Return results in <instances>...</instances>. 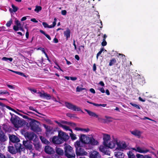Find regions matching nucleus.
Returning a JSON list of instances; mask_svg holds the SVG:
<instances>
[{
	"label": "nucleus",
	"instance_id": "nucleus-53",
	"mask_svg": "<svg viewBox=\"0 0 158 158\" xmlns=\"http://www.w3.org/2000/svg\"><path fill=\"white\" fill-rule=\"evenodd\" d=\"M61 14L63 15H66L67 12L65 10H62L61 12Z\"/></svg>",
	"mask_w": 158,
	"mask_h": 158
},
{
	"label": "nucleus",
	"instance_id": "nucleus-61",
	"mask_svg": "<svg viewBox=\"0 0 158 158\" xmlns=\"http://www.w3.org/2000/svg\"><path fill=\"white\" fill-rule=\"evenodd\" d=\"M70 79L72 81H75L77 79V77H70Z\"/></svg>",
	"mask_w": 158,
	"mask_h": 158
},
{
	"label": "nucleus",
	"instance_id": "nucleus-55",
	"mask_svg": "<svg viewBox=\"0 0 158 158\" xmlns=\"http://www.w3.org/2000/svg\"><path fill=\"white\" fill-rule=\"evenodd\" d=\"M99 90L102 93H104L105 92V91L103 87H102L100 88Z\"/></svg>",
	"mask_w": 158,
	"mask_h": 158
},
{
	"label": "nucleus",
	"instance_id": "nucleus-26",
	"mask_svg": "<svg viewBox=\"0 0 158 158\" xmlns=\"http://www.w3.org/2000/svg\"><path fill=\"white\" fill-rule=\"evenodd\" d=\"M8 151L10 153L13 154H15L17 152L13 146H8Z\"/></svg>",
	"mask_w": 158,
	"mask_h": 158
},
{
	"label": "nucleus",
	"instance_id": "nucleus-57",
	"mask_svg": "<svg viewBox=\"0 0 158 158\" xmlns=\"http://www.w3.org/2000/svg\"><path fill=\"white\" fill-rule=\"evenodd\" d=\"M5 158H14L12 157L10 155L7 154L5 156Z\"/></svg>",
	"mask_w": 158,
	"mask_h": 158
},
{
	"label": "nucleus",
	"instance_id": "nucleus-22",
	"mask_svg": "<svg viewBox=\"0 0 158 158\" xmlns=\"http://www.w3.org/2000/svg\"><path fill=\"white\" fill-rule=\"evenodd\" d=\"M85 144L83 143L82 141L79 140H77L75 143V146L76 148H82Z\"/></svg>",
	"mask_w": 158,
	"mask_h": 158
},
{
	"label": "nucleus",
	"instance_id": "nucleus-48",
	"mask_svg": "<svg viewBox=\"0 0 158 158\" xmlns=\"http://www.w3.org/2000/svg\"><path fill=\"white\" fill-rule=\"evenodd\" d=\"M27 89L31 92H33L35 93H36L37 92V90L35 89H31L30 88L28 87L27 88Z\"/></svg>",
	"mask_w": 158,
	"mask_h": 158
},
{
	"label": "nucleus",
	"instance_id": "nucleus-14",
	"mask_svg": "<svg viewBox=\"0 0 158 158\" xmlns=\"http://www.w3.org/2000/svg\"><path fill=\"white\" fill-rule=\"evenodd\" d=\"M110 139V135L105 134H103V143L104 145H107V143H108V141Z\"/></svg>",
	"mask_w": 158,
	"mask_h": 158
},
{
	"label": "nucleus",
	"instance_id": "nucleus-63",
	"mask_svg": "<svg viewBox=\"0 0 158 158\" xmlns=\"http://www.w3.org/2000/svg\"><path fill=\"white\" fill-rule=\"evenodd\" d=\"M53 42L55 43H57L58 42V40L56 38H55L53 39Z\"/></svg>",
	"mask_w": 158,
	"mask_h": 158
},
{
	"label": "nucleus",
	"instance_id": "nucleus-34",
	"mask_svg": "<svg viewBox=\"0 0 158 158\" xmlns=\"http://www.w3.org/2000/svg\"><path fill=\"white\" fill-rule=\"evenodd\" d=\"M128 158H135V155L131 151H129L127 153Z\"/></svg>",
	"mask_w": 158,
	"mask_h": 158
},
{
	"label": "nucleus",
	"instance_id": "nucleus-52",
	"mask_svg": "<svg viewBox=\"0 0 158 158\" xmlns=\"http://www.w3.org/2000/svg\"><path fill=\"white\" fill-rule=\"evenodd\" d=\"M42 24L44 28H48V25L46 23L43 22L42 23Z\"/></svg>",
	"mask_w": 158,
	"mask_h": 158
},
{
	"label": "nucleus",
	"instance_id": "nucleus-24",
	"mask_svg": "<svg viewBox=\"0 0 158 158\" xmlns=\"http://www.w3.org/2000/svg\"><path fill=\"white\" fill-rule=\"evenodd\" d=\"M84 110L86 111L90 116L95 117L96 118H98V115L97 114L95 113L85 109H84Z\"/></svg>",
	"mask_w": 158,
	"mask_h": 158
},
{
	"label": "nucleus",
	"instance_id": "nucleus-31",
	"mask_svg": "<svg viewBox=\"0 0 158 158\" xmlns=\"http://www.w3.org/2000/svg\"><path fill=\"white\" fill-rule=\"evenodd\" d=\"M117 63V60L115 58H113L110 60L109 65L110 66H112Z\"/></svg>",
	"mask_w": 158,
	"mask_h": 158
},
{
	"label": "nucleus",
	"instance_id": "nucleus-5",
	"mask_svg": "<svg viewBox=\"0 0 158 158\" xmlns=\"http://www.w3.org/2000/svg\"><path fill=\"white\" fill-rule=\"evenodd\" d=\"M30 125L31 129L35 132H39L41 131V130L39 127V122L34 119H31Z\"/></svg>",
	"mask_w": 158,
	"mask_h": 158
},
{
	"label": "nucleus",
	"instance_id": "nucleus-44",
	"mask_svg": "<svg viewBox=\"0 0 158 158\" xmlns=\"http://www.w3.org/2000/svg\"><path fill=\"white\" fill-rule=\"evenodd\" d=\"M15 24L16 25V26H19V27H21V24L19 20L16 19L15 21Z\"/></svg>",
	"mask_w": 158,
	"mask_h": 158
},
{
	"label": "nucleus",
	"instance_id": "nucleus-36",
	"mask_svg": "<svg viewBox=\"0 0 158 158\" xmlns=\"http://www.w3.org/2000/svg\"><path fill=\"white\" fill-rule=\"evenodd\" d=\"M13 23V20L12 19H10V20L8 21L6 24V26L7 27H9Z\"/></svg>",
	"mask_w": 158,
	"mask_h": 158
},
{
	"label": "nucleus",
	"instance_id": "nucleus-51",
	"mask_svg": "<svg viewBox=\"0 0 158 158\" xmlns=\"http://www.w3.org/2000/svg\"><path fill=\"white\" fill-rule=\"evenodd\" d=\"M99 150L101 152H104L105 151V148L103 146H100L99 148Z\"/></svg>",
	"mask_w": 158,
	"mask_h": 158
},
{
	"label": "nucleus",
	"instance_id": "nucleus-11",
	"mask_svg": "<svg viewBox=\"0 0 158 158\" xmlns=\"http://www.w3.org/2000/svg\"><path fill=\"white\" fill-rule=\"evenodd\" d=\"M9 137L10 142L13 143H18L20 141L19 138L16 136L14 135L9 134Z\"/></svg>",
	"mask_w": 158,
	"mask_h": 158
},
{
	"label": "nucleus",
	"instance_id": "nucleus-49",
	"mask_svg": "<svg viewBox=\"0 0 158 158\" xmlns=\"http://www.w3.org/2000/svg\"><path fill=\"white\" fill-rule=\"evenodd\" d=\"M101 44L102 46H106L107 44V42L106 40H105L104 39H103V41L102 42Z\"/></svg>",
	"mask_w": 158,
	"mask_h": 158
},
{
	"label": "nucleus",
	"instance_id": "nucleus-28",
	"mask_svg": "<svg viewBox=\"0 0 158 158\" xmlns=\"http://www.w3.org/2000/svg\"><path fill=\"white\" fill-rule=\"evenodd\" d=\"M136 156L137 158H152L149 155H145L144 156L138 154L136 155Z\"/></svg>",
	"mask_w": 158,
	"mask_h": 158
},
{
	"label": "nucleus",
	"instance_id": "nucleus-33",
	"mask_svg": "<svg viewBox=\"0 0 158 158\" xmlns=\"http://www.w3.org/2000/svg\"><path fill=\"white\" fill-rule=\"evenodd\" d=\"M66 116L68 117H70V118H78V117L76 116V115L74 114H71V113H67L66 114Z\"/></svg>",
	"mask_w": 158,
	"mask_h": 158
},
{
	"label": "nucleus",
	"instance_id": "nucleus-32",
	"mask_svg": "<svg viewBox=\"0 0 158 158\" xmlns=\"http://www.w3.org/2000/svg\"><path fill=\"white\" fill-rule=\"evenodd\" d=\"M35 148L36 150H39L41 148V146L39 142H37L36 141L34 143Z\"/></svg>",
	"mask_w": 158,
	"mask_h": 158
},
{
	"label": "nucleus",
	"instance_id": "nucleus-1",
	"mask_svg": "<svg viewBox=\"0 0 158 158\" xmlns=\"http://www.w3.org/2000/svg\"><path fill=\"white\" fill-rule=\"evenodd\" d=\"M69 138V136L67 134L60 131H58V136H54L52 139V142L54 144H60L66 142Z\"/></svg>",
	"mask_w": 158,
	"mask_h": 158
},
{
	"label": "nucleus",
	"instance_id": "nucleus-30",
	"mask_svg": "<svg viewBox=\"0 0 158 158\" xmlns=\"http://www.w3.org/2000/svg\"><path fill=\"white\" fill-rule=\"evenodd\" d=\"M11 6L13 8V9L10 8L9 9V11L10 12L12 13L13 12H15L19 9V8L18 7L15 6L13 4H12L11 5Z\"/></svg>",
	"mask_w": 158,
	"mask_h": 158
},
{
	"label": "nucleus",
	"instance_id": "nucleus-45",
	"mask_svg": "<svg viewBox=\"0 0 158 158\" xmlns=\"http://www.w3.org/2000/svg\"><path fill=\"white\" fill-rule=\"evenodd\" d=\"M70 136L71 138V139L72 140H75L76 139V135L75 134H73L70 133Z\"/></svg>",
	"mask_w": 158,
	"mask_h": 158
},
{
	"label": "nucleus",
	"instance_id": "nucleus-6",
	"mask_svg": "<svg viewBox=\"0 0 158 158\" xmlns=\"http://www.w3.org/2000/svg\"><path fill=\"white\" fill-rule=\"evenodd\" d=\"M65 106L68 109L74 111H81L82 113H84V112L82 110L81 108L72 103L65 102L64 103Z\"/></svg>",
	"mask_w": 158,
	"mask_h": 158
},
{
	"label": "nucleus",
	"instance_id": "nucleus-17",
	"mask_svg": "<svg viewBox=\"0 0 158 158\" xmlns=\"http://www.w3.org/2000/svg\"><path fill=\"white\" fill-rule=\"evenodd\" d=\"M132 149L135 151L140 153H145L149 152V150L148 149H146L145 150H143L140 147L138 146L136 148H132Z\"/></svg>",
	"mask_w": 158,
	"mask_h": 158
},
{
	"label": "nucleus",
	"instance_id": "nucleus-62",
	"mask_svg": "<svg viewBox=\"0 0 158 158\" xmlns=\"http://www.w3.org/2000/svg\"><path fill=\"white\" fill-rule=\"evenodd\" d=\"M5 156L0 152V158H5Z\"/></svg>",
	"mask_w": 158,
	"mask_h": 158
},
{
	"label": "nucleus",
	"instance_id": "nucleus-8",
	"mask_svg": "<svg viewBox=\"0 0 158 158\" xmlns=\"http://www.w3.org/2000/svg\"><path fill=\"white\" fill-rule=\"evenodd\" d=\"M44 127L46 129L45 134L47 136H49L54 134V130L53 127L45 124L44 125Z\"/></svg>",
	"mask_w": 158,
	"mask_h": 158
},
{
	"label": "nucleus",
	"instance_id": "nucleus-35",
	"mask_svg": "<svg viewBox=\"0 0 158 158\" xmlns=\"http://www.w3.org/2000/svg\"><path fill=\"white\" fill-rule=\"evenodd\" d=\"M40 31L42 34H44L48 40H51V37L49 35L46 34L44 31L42 30H40Z\"/></svg>",
	"mask_w": 158,
	"mask_h": 158
},
{
	"label": "nucleus",
	"instance_id": "nucleus-43",
	"mask_svg": "<svg viewBox=\"0 0 158 158\" xmlns=\"http://www.w3.org/2000/svg\"><path fill=\"white\" fill-rule=\"evenodd\" d=\"M60 127H62L66 130H68L69 129V127L68 126L63 124H60Z\"/></svg>",
	"mask_w": 158,
	"mask_h": 158
},
{
	"label": "nucleus",
	"instance_id": "nucleus-37",
	"mask_svg": "<svg viewBox=\"0 0 158 158\" xmlns=\"http://www.w3.org/2000/svg\"><path fill=\"white\" fill-rule=\"evenodd\" d=\"M2 94H7V96H9L10 95V93L7 90H0V95Z\"/></svg>",
	"mask_w": 158,
	"mask_h": 158
},
{
	"label": "nucleus",
	"instance_id": "nucleus-12",
	"mask_svg": "<svg viewBox=\"0 0 158 158\" xmlns=\"http://www.w3.org/2000/svg\"><path fill=\"white\" fill-rule=\"evenodd\" d=\"M44 150L45 152L49 155H52L55 152L54 149L49 146H46Z\"/></svg>",
	"mask_w": 158,
	"mask_h": 158
},
{
	"label": "nucleus",
	"instance_id": "nucleus-21",
	"mask_svg": "<svg viewBox=\"0 0 158 158\" xmlns=\"http://www.w3.org/2000/svg\"><path fill=\"white\" fill-rule=\"evenodd\" d=\"M56 152L57 154L60 156H62L64 155V151L61 148L56 147L55 149Z\"/></svg>",
	"mask_w": 158,
	"mask_h": 158
},
{
	"label": "nucleus",
	"instance_id": "nucleus-16",
	"mask_svg": "<svg viewBox=\"0 0 158 158\" xmlns=\"http://www.w3.org/2000/svg\"><path fill=\"white\" fill-rule=\"evenodd\" d=\"M118 140L117 139L114 140V141H111L107 143L106 145H104L105 147L110 148H114L116 144L117 145Z\"/></svg>",
	"mask_w": 158,
	"mask_h": 158
},
{
	"label": "nucleus",
	"instance_id": "nucleus-41",
	"mask_svg": "<svg viewBox=\"0 0 158 158\" xmlns=\"http://www.w3.org/2000/svg\"><path fill=\"white\" fill-rule=\"evenodd\" d=\"M84 90H86V89L85 88L80 87L79 86H77L76 88L77 92H80Z\"/></svg>",
	"mask_w": 158,
	"mask_h": 158
},
{
	"label": "nucleus",
	"instance_id": "nucleus-9",
	"mask_svg": "<svg viewBox=\"0 0 158 158\" xmlns=\"http://www.w3.org/2000/svg\"><path fill=\"white\" fill-rule=\"evenodd\" d=\"M76 153L77 156L87 155V153L85 152L82 148H76Z\"/></svg>",
	"mask_w": 158,
	"mask_h": 158
},
{
	"label": "nucleus",
	"instance_id": "nucleus-58",
	"mask_svg": "<svg viewBox=\"0 0 158 158\" xmlns=\"http://www.w3.org/2000/svg\"><path fill=\"white\" fill-rule=\"evenodd\" d=\"M89 91L91 93L93 94L95 93V90L93 88L90 89H89Z\"/></svg>",
	"mask_w": 158,
	"mask_h": 158
},
{
	"label": "nucleus",
	"instance_id": "nucleus-3",
	"mask_svg": "<svg viewBox=\"0 0 158 158\" xmlns=\"http://www.w3.org/2000/svg\"><path fill=\"white\" fill-rule=\"evenodd\" d=\"M64 156L67 158H75L76 155L73 148L69 145L65 144L64 148Z\"/></svg>",
	"mask_w": 158,
	"mask_h": 158
},
{
	"label": "nucleus",
	"instance_id": "nucleus-56",
	"mask_svg": "<svg viewBox=\"0 0 158 158\" xmlns=\"http://www.w3.org/2000/svg\"><path fill=\"white\" fill-rule=\"evenodd\" d=\"M93 70L94 71H95L96 70V67L95 64H94L93 65Z\"/></svg>",
	"mask_w": 158,
	"mask_h": 158
},
{
	"label": "nucleus",
	"instance_id": "nucleus-29",
	"mask_svg": "<svg viewBox=\"0 0 158 158\" xmlns=\"http://www.w3.org/2000/svg\"><path fill=\"white\" fill-rule=\"evenodd\" d=\"M40 138L42 143L46 144H48L49 143V141H48L44 137L42 136H40Z\"/></svg>",
	"mask_w": 158,
	"mask_h": 158
},
{
	"label": "nucleus",
	"instance_id": "nucleus-54",
	"mask_svg": "<svg viewBox=\"0 0 158 158\" xmlns=\"http://www.w3.org/2000/svg\"><path fill=\"white\" fill-rule=\"evenodd\" d=\"M7 86L10 89H15V87L13 85H7Z\"/></svg>",
	"mask_w": 158,
	"mask_h": 158
},
{
	"label": "nucleus",
	"instance_id": "nucleus-47",
	"mask_svg": "<svg viewBox=\"0 0 158 158\" xmlns=\"http://www.w3.org/2000/svg\"><path fill=\"white\" fill-rule=\"evenodd\" d=\"M19 26H17L16 25H14L13 27V29L15 31H17L19 30Z\"/></svg>",
	"mask_w": 158,
	"mask_h": 158
},
{
	"label": "nucleus",
	"instance_id": "nucleus-20",
	"mask_svg": "<svg viewBox=\"0 0 158 158\" xmlns=\"http://www.w3.org/2000/svg\"><path fill=\"white\" fill-rule=\"evenodd\" d=\"M38 93L39 94L40 97L43 98H45L47 100H49L51 98V97L49 94L45 93H42L41 92H39Z\"/></svg>",
	"mask_w": 158,
	"mask_h": 158
},
{
	"label": "nucleus",
	"instance_id": "nucleus-4",
	"mask_svg": "<svg viewBox=\"0 0 158 158\" xmlns=\"http://www.w3.org/2000/svg\"><path fill=\"white\" fill-rule=\"evenodd\" d=\"M10 114L11 117L10 119V121L15 127L18 128L23 126V121L21 120L19 118L14 114L10 113Z\"/></svg>",
	"mask_w": 158,
	"mask_h": 158
},
{
	"label": "nucleus",
	"instance_id": "nucleus-50",
	"mask_svg": "<svg viewBox=\"0 0 158 158\" xmlns=\"http://www.w3.org/2000/svg\"><path fill=\"white\" fill-rule=\"evenodd\" d=\"M16 73L22 76L26 77V75L23 73L19 72H16Z\"/></svg>",
	"mask_w": 158,
	"mask_h": 158
},
{
	"label": "nucleus",
	"instance_id": "nucleus-7",
	"mask_svg": "<svg viewBox=\"0 0 158 158\" xmlns=\"http://www.w3.org/2000/svg\"><path fill=\"white\" fill-rule=\"evenodd\" d=\"M25 136L30 141L33 140L36 141L38 139L37 135L33 132H27L25 133Z\"/></svg>",
	"mask_w": 158,
	"mask_h": 158
},
{
	"label": "nucleus",
	"instance_id": "nucleus-46",
	"mask_svg": "<svg viewBox=\"0 0 158 158\" xmlns=\"http://www.w3.org/2000/svg\"><path fill=\"white\" fill-rule=\"evenodd\" d=\"M2 107H6L8 109L12 111H15V110L14 109H13L12 108H11V107H10V106H6V105H5V104H4V106H2Z\"/></svg>",
	"mask_w": 158,
	"mask_h": 158
},
{
	"label": "nucleus",
	"instance_id": "nucleus-13",
	"mask_svg": "<svg viewBox=\"0 0 158 158\" xmlns=\"http://www.w3.org/2000/svg\"><path fill=\"white\" fill-rule=\"evenodd\" d=\"M90 158H101V156L99 153L95 151H93L89 155Z\"/></svg>",
	"mask_w": 158,
	"mask_h": 158
},
{
	"label": "nucleus",
	"instance_id": "nucleus-60",
	"mask_svg": "<svg viewBox=\"0 0 158 158\" xmlns=\"http://www.w3.org/2000/svg\"><path fill=\"white\" fill-rule=\"evenodd\" d=\"M6 27L4 26H2L1 27V29L0 30V31H5L6 30Z\"/></svg>",
	"mask_w": 158,
	"mask_h": 158
},
{
	"label": "nucleus",
	"instance_id": "nucleus-59",
	"mask_svg": "<svg viewBox=\"0 0 158 158\" xmlns=\"http://www.w3.org/2000/svg\"><path fill=\"white\" fill-rule=\"evenodd\" d=\"M31 21L32 22H33L35 23H37L38 22V21L37 20H36L35 19V18H33L31 19Z\"/></svg>",
	"mask_w": 158,
	"mask_h": 158
},
{
	"label": "nucleus",
	"instance_id": "nucleus-40",
	"mask_svg": "<svg viewBox=\"0 0 158 158\" xmlns=\"http://www.w3.org/2000/svg\"><path fill=\"white\" fill-rule=\"evenodd\" d=\"M29 109L31 110H32L33 111H35V112H36L37 113H38V114L42 115V114L41 113L39 112L37 110L34 109V108L32 106H30L29 107Z\"/></svg>",
	"mask_w": 158,
	"mask_h": 158
},
{
	"label": "nucleus",
	"instance_id": "nucleus-15",
	"mask_svg": "<svg viewBox=\"0 0 158 158\" xmlns=\"http://www.w3.org/2000/svg\"><path fill=\"white\" fill-rule=\"evenodd\" d=\"M15 146L17 152L20 153L24 150V148L22 147L21 144L18 143H15Z\"/></svg>",
	"mask_w": 158,
	"mask_h": 158
},
{
	"label": "nucleus",
	"instance_id": "nucleus-39",
	"mask_svg": "<svg viewBox=\"0 0 158 158\" xmlns=\"http://www.w3.org/2000/svg\"><path fill=\"white\" fill-rule=\"evenodd\" d=\"M42 10V7L41 6H35V11L38 12Z\"/></svg>",
	"mask_w": 158,
	"mask_h": 158
},
{
	"label": "nucleus",
	"instance_id": "nucleus-18",
	"mask_svg": "<svg viewBox=\"0 0 158 158\" xmlns=\"http://www.w3.org/2000/svg\"><path fill=\"white\" fill-rule=\"evenodd\" d=\"M130 132L132 135H134L135 136L137 137L138 138H140L141 135L142 133L141 131L136 129H135L132 131H130Z\"/></svg>",
	"mask_w": 158,
	"mask_h": 158
},
{
	"label": "nucleus",
	"instance_id": "nucleus-42",
	"mask_svg": "<svg viewBox=\"0 0 158 158\" xmlns=\"http://www.w3.org/2000/svg\"><path fill=\"white\" fill-rule=\"evenodd\" d=\"M130 104L138 109H140V108L138 105L133 103L132 102L130 103Z\"/></svg>",
	"mask_w": 158,
	"mask_h": 158
},
{
	"label": "nucleus",
	"instance_id": "nucleus-64",
	"mask_svg": "<svg viewBox=\"0 0 158 158\" xmlns=\"http://www.w3.org/2000/svg\"><path fill=\"white\" fill-rule=\"evenodd\" d=\"M52 158H59V156L56 154L53 155L52 156Z\"/></svg>",
	"mask_w": 158,
	"mask_h": 158
},
{
	"label": "nucleus",
	"instance_id": "nucleus-23",
	"mask_svg": "<svg viewBox=\"0 0 158 158\" xmlns=\"http://www.w3.org/2000/svg\"><path fill=\"white\" fill-rule=\"evenodd\" d=\"M64 36L66 37V40L69 38L70 36L71 31L69 28H67L66 30L64 31Z\"/></svg>",
	"mask_w": 158,
	"mask_h": 158
},
{
	"label": "nucleus",
	"instance_id": "nucleus-10",
	"mask_svg": "<svg viewBox=\"0 0 158 158\" xmlns=\"http://www.w3.org/2000/svg\"><path fill=\"white\" fill-rule=\"evenodd\" d=\"M23 145L24 146L25 148L27 150H31L32 149L33 146L32 142L29 140H23Z\"/></svg>",
	"mask_w": 158,
	"mask_h": 158
},
{
	"label": "nucleus",
	"instance_id": "nucleus-19",
	"mask_svg": "<svg viewBox=\"0 0 158 158\" xmlns=\"http://www.w3.org/2000/svg\"><path fill=\"white\" fill-rule=\"evenodd\" d=\"M8 139V137L5 134L4 132L1 130L0 131V142H4Z\"/></svg>",
	"mask_w": 158,
	"mask_h": 158
},
{
	"label": "nucleus",
	"instance_id": "nucleus-27",
	"mask_svg": "<svg viewBox=\"0 0 158 158\" xmlns=\"http://www.w3.org/2000/svg\"><path fill=\"white\" fill-rule=\"evenodd\" d=\"M115 156L117 158H124V155L123 152H115Z\"/></svg>",
	"mask_w": 158,
	"mask_h": 158
},
{
	"label": "nucleus",
	"instance_id": "nucleus-38",
	"mask_svg": "<svg viewBox=\"0 0 158 158\" xmlns=\"http://www.w3.org/2000/svg\"><path fill=\"white\" fill-rule=\"evenodd\" d=\"M13 58H7L6 57H4L2 58V60L7 61L9 60L10 62H11L13 60Z\"/></svg>",
	"mask_w": 158,
	"mask_h": 158
},
{
	"label": "nucleus",
	"instance_id": "nucleus-2",
	"mask_svg": "<svg viewBox=\"0 0 158 158\" xmlns=\"http://www.w3.org/2000/svg\"><path fill=\"white\" fill-rule=\"evenodd\" d=\"M79 139L81 141L85 144L95 145H97L98 143V142L93 137H89L84 134H81Z\"/></svg>",
	"mask_w": 158,
	"mask_h": 158
},
{
	"label": "nucleus",
	"instance_id": "nucleus-25",
	"mask_svg": "<svg viewBox=\"0 0 158 158\" xmlns=\"http://www.w3.org/2000/svg\"><path fill=\"white\" fill-rule=\"evenodd\" d=\"M117 148L120 149H125L127 147V145L125 143H121L120 142H117Z\"/></svg>",
	"mask_w": 158,
	"mask_h": 158
}]
</instances>
